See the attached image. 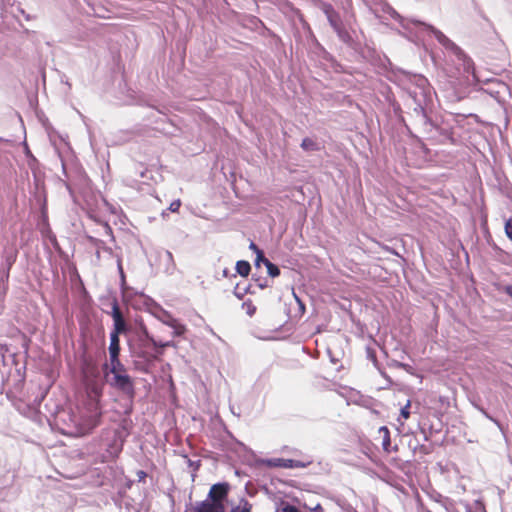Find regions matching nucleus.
<instances>
[{"mask_svg": "<svg viewBox=\"0 0 512 512\" xmlns=\"http://www.w3.org/2000/svg\"><path fill=\"white\" fill-rule=\"evenodd\" d=\"M102 395V388L97 385H91L88 397L83 405L79 408V430L81 433L86 434L91 432L96 426L100 424L102 410L100 406V397Z\"/></svg>", "mask_w": 512, "mask_h": 512, "instance_id": "obj_1", "label": "nucleus"}, {"mask_svg": "<svg viewBox=\"0 0 512 512\" xmlns=\"http://www.w3.org/2000/svg\"><path fill=\"white\" fill-rule=\"evenodd\" d=\"M438 40L446 49L451 50L452 53L456 56V58L462 62L463 69L465 72L469 73L473 71V61L464 53V51L458 45H456L453 41H451L442 33L440 37H438Z\"/></svg>", "mask_w": 512, "mask_h": 512, "instance_id": "obj_2", "label": "nucleus"}, {"mask_svg": "<svg viewBox=\"0 0 512 512\" xmlns=\"http://www.w3.org/2000/svg\"><path fill=\"white\" fill-rule=\"evenodd\" d=\"M230 485L227 482L213 484L208 493V500L212 504H216L218 508L225 512V500L228 497Z\"/></svg>", "mask_w": 512, "mask_h": 512, "instance_id": "obj_3", "label": "nucleus"}, {"mask_svg": "<svg viewBox=\"0 0 512 512\" xmlns=\"http://www.w3.org/2000/svg\"><path fill=\"white\" fill-rule=\"evenodd\" d=\"M107 381L111 387L121 391L129 398H133L135 396L134 380L129 374L112 376Z\"/></svg>", "mask_w": 512, "mask_h": 512, "instance_id": "obj_4", "label": "nucleus"}, {"mask_svg": "<svg viewBox=\"0 0 512 512\" xmlns=\"http://www.w3.org/2000/svg\"><path fill=\"white\" fill-rule=\"evenodd\" d=\"M111 316L114 322V328L111 334H116L119 336L126 331V322L116 299H114L112 302Z\"/></svg>", "mask_w": 512, "mask_h": 512, "instance_id": "obj_5", "label": "nucleus"}, {"mask_svg": "<svg viewBox=\"0 0 512 512\" xmlns=\"http://www.w3.org/2000/svg\"><path fill=\"white\" fill-rule=\"evenodd\" d=\"M266 466L270 468H303L305 464L299 460L284 459V458H271L265 461Z\"/></svg>", "mask_w": 512, "mask_h": 512, "instance_id": "obj_6", "label": "nucleus"}, {"mask_svg": "<svg viewBox=\"0 0 512 512\" xmlns=\"http://www.w3.org/2000/svg\"><path fill=\"white\" fill-rule=\"evenodd\" d=\"M82 374L86 382H90L99 377V368L92 360H85L82 365Z\"/></svg>", "mask_w": 512, "mask_h": 512, "instance_id": "obj_7", "label": "nucleus"}, {"mask_svg": "<svg viewBox=\"0 0 512 512\" xmlns=\"http://www.w3.org/2000/svg\"><path fill=\"white\" fill-rule=\"evenodd\" d=\"M432 108H434V103L431 98H424V104H419V112L422 114L425 122L433 121Z\"/></svg>", "mask_w": 512, "mask_h": 512, "instance_id": "obj_8", "label": "nucleus"}, {"mask_svg": "<svg viewBox=\"0 0 512 512\" xmlns=\"http://www.w3.org/2000/svg\"><path fill=\"white\" fill-rule=\"evenodd\" d=\"M379 434L382 435V448L384 452L391 453L392 451H397L398 447L391 446V437H390V431L386 426H382L378 430Z\"/></svg>", "mask_w": 512, "mask_h": 512, "instance_id": "obj_9", "label": "nucleus"}, {"mask_svg": "<svg viewBox=\"0 0 512 512\" xmlns=\"http://www.w3.org/2000/svg\"><path fill=\"white\" fill-rule=\"evenodd\" d=\"M120 339L116 334H110L109 356L110 359L119 358L120 355Z\"/></svg>", "mask_w": 512, "mask_h": 512, "instance_id": "obj_10", "label": "nucleus"}, {"mask_svg": "<svg viewBox=\"0 0 512 512\" xmlns=\"http://www.w3.org/2000/svg\"><path fill=\"white\" fill-rule=\"evenodd\" d=\"M192 512H224L216 504H212L208 500L201 501L193 508Z\"/></svg>", "mask_w": 512, "mask_h": 512, "instance_id": "obj_11", "label": "nucleus"}, {"mask_svg": "<svg viewBox=\"0 0 512 512\" xmlns=\"http://www.w3.org/2000/svg\"><path fill=\"white\" fill-rule=\"evenodd\" d=\"M415 83L418 87H420L422 89V91L421 92L411 91L410 94L412 96H417L418 94H422L423 96L430 95L429 84L425 77L416 76Z\"/></svg>", "mask_w": 512, "mask_h": 512, "instance_id": "obj_12", "label": "nucleus"}, {"mask_svg": "<svg viewBox=\"0 0 512 512\" xmlns=\"http://www.w3.org/2000/svg\"><path fill=\"white\" fill-rule=\"evenodd\" d=\"M110 373L112 376L128 374L126 367L119 358L110 359Z\"/></svg>", "mask_w": 512, "mask_h": 512, "instance_id": "obj_13", "label": "nucleus"}, {"mask_svg": "<svg viewBox=\"0 0 512 512\" xmlns=\"http://www.w3.org/2000/svg\"><path fill=\"white\" fill-rule=\"evenodd\" d=\"M236 271L239 275L247 277L251 271L249 262L240 260L236 263Z\"/></svg>", "mask_w": 512, "mask_h": 512, "instance_id": "obj_14", "label": "nucleus"}, {"mask_svg": "<svg viewBox=\"0 0 512 512\" xmlns=\"http://www.w3.org/2000/svg\"><path fill=\"white\" fill-rule=\"evenodd\" d=\"M301 147L305 151H317L320 149L317 142L309 137H306L302 140Z\"/></svg>", "mask_w": 512, "mask_h": 512, "instance_id": "obj_15", "label": "nucleus"}, {"mask_svg": "<svg viewBox=\"0 0 512 512\" xmlns=\"http://www.w3.org/2000/svg\"><path fill=\"white\" fill-rule=\"evenodd\" d=\"M242 309L246 312V314L252 317L256 313V306L253 304L252 300L248 299L242 303Z\"/></svg>", "mask_w": 512, "mask_h": 512, "instance_id": "obj_16", "label": "nucleus"}, {"mask_svg": "<svg viewBox=\"0 0 512 512\" xmlns=\"http://www.w3.org/2000/svg\"><path fill=\"white\" fill-rule=\"evenodd\" d=\"M410 407H411V401L407 400L406 404L401 408L400 418L398 419V421H400L402 425L404 422L401 421V418L405 421V420L409 419V417H410Z\"/></svg>", "mask_w": 512, "mask_h": 512, "instance_id": "obj_17", "label": "nucleus"}, {"mask_svg": "<svg viewBox=\"0 0 512 512\" xmlns=\"http://www.w3.org/2000/svg\"><path fill=\"white\" fill-rule=\"evenodd\" d=\"M231 512H252V505L247 501H241L238 506L233 508Z\"/></svg>", "mask_w": 512, "mask_h": 512, "instance_id": "obj_18", "label": "nucleus"}, {"mask_svg": "<svg viewBox=\"0 0 512 512\" xmlns=\"http://www.w3.org/2000/svg\"><path fill=\"white\" fill-rule=\"evenodd\" d=\"M265 266L267 268V272L271 277H277L280 274L279 268L270 262L269 260H265Z\"/></svg>", "mask_w": 512, "mask_h": 512, "instance_id": "obj_19", "label": "nucleus"}, {"mask_svg": "<svg viewBox=\"0 0 512 512\" xmlns=\"http://www.w3.org/2000/svg\"><path fill=\"white\" fill-rule=\"evenodd\" d=\"M171 326L174 328V333L177 336L183 335L186 332V330H187L185 325L180 324V323H176L175 322Z\"/></svg>", "mask_w": 512, "mask_h": 512, "instance_id": "obj_20", "label": "nucleus"}, {"mask_svg": "<svg viewBox=\"0 0 512 512\" xmlns=\"http://www.w3.org/2000/svg\"><path fill=\"white\" fill-rule=\"evenodd\" d=\"M142 330H143V334L145 335V337L152 342L153 346H155V347H167V346H169V343H157L152 337H150L146 327H143Z\"/></svg>", "mask_w": 512, "mask_h": 512, "instance_id": "obj_21", "label": "nucleus"}, {"mask_svg": "<svg viewBox=\"0 0 512 512\" xmlns=\"http://www.w3.org/2000/svg\"><path fill=\"white\" fill-rule=\"evenodd\" d=\"M265 260H268V259L265 257L263 251H259L256 254L255 265L260 266L261 263H263L265 265Z\"/></svg>", "mask_w": 512, "mask_h": 512, "instance_id": "obj_22", "label": "nucleus"}, {"mask_svg": "<svg viewBox=\"0 0 512 512\" xmlns=\"http://www.w3.org/2000/svg\"><path fill=\"white\" fill-rule=\"evenodd\" d=\"M505 232L508 238L512 241V218L505 223Z\"/></svg>", "mask_w": 512, "mask_h": 512, "instance_id": "obj_23", "label": "nucleus"}, {"mask_svg": "<svg viewBox=\"0 0 512 512\" xmlns=\"http://www.w3.org/2000/svg\"><path fill=\"white\" fill-rule=\"evenodd\" d=\"M180 205H181V203H180V201H179V200H178V201H174V202H172V203L170 204L169 209H170L172 212H176V211H178V209H179Z\"/></svg>", "mask_w": 512, "mask_h": 512, "instance_id": "obj_24", "label": "nucleus"}, {"mask_svg": "<svg viewBox=\"0 0 512 512\" xmlns=\"http://www.w3.org/2000/svg\"><path fill=\"white\" fill-rule=\"evenodd\" d=\"M282 512H299V511L295 506L286 505L285 507L282 508Z\"/></svg>", "mask_w": 512, "mask_h": 512, "instance_id": "obj_25", "label": "nucleus"}, {"mask_svg": "<svg viewBox=\"0 0 512 512\" xmlns=\"http://www.w3.org/2000/svg\"><path fill=\"white\" fill-rule=\"evenodd\" d=\"M249 248L255 252V254H257L259 251H262L261 249L258 248V246L254 243V242H251L250 245H249Z\"/></svg>", "mask_w": 512, "mask_h": 512, "instance_id": "obj_26", "label": "nucleus"}, {"mask_svg": "<svg viewBox=\"0 0 512 512\" xmlns=\"http://www.w3.org/2000/svg\"><path fill=\"white\" fill-rule=\"evenodd\" d=\"M503 291L512 298V285L505 286Z\"/></svg>", "mask_w": 512, "mask_h": 512, "instance_id": "obj_27", "label": "nucleus"}, {"mask_svg": "<svg viewBox=\"0 0 512 512\" xmlns=\"http://www.w3.org/2000/svg\"><path fill=\"white\" fill-rule=\"evenodd\" d=\"M118 268H119V271H120V275H121L122 281L125 282V274H124V271H123V267H122L121 261H119V263H118Z\"/></svg>", "mask_w": 512, "mask_h": 512, "instance_id": "obj_28", "label": "nucleus"}, {"mask_svg": "<svg viewBox=\"0 0 512 512\" xmlns=\"http://www.w3.org/2000/svg\"><path fill=\"white\" fill-rule=\"evenodd\" d=\"M104 229H105V231H106V233H107L108 235H111V234H112V229H111V227L109 226V224L105 223V224H104Z\"/></svg>", "mask_w": 512, "mask_h": 512, "instance_id": "obj_29", "label": "nucleus"}, {"mask_svg": "<svg viewBox=\"0 0 512 512\" xmlns=\"http://www.w3.org/2000/svg\"><path fill=\"white\" fill-rule=\"evenodd\" d=\"M314 512H323V509H322V507L318 504V505L314 508Z\"/></svg>", "mask_w": 512, "mask_h": 512, "instance_id": "obj_30", "label": "nucleus"}, {"mask_svg": "<svg viewBox=\"0 0 512 512\" xmlns=\"http://www.w3.org/2000/svg\"><path fill=\"white\" fill-rule=\"evenodd\" d=\"M330 23L335 26V20H333V17L331 15L328 16Z\"/></svg>", "mask_w": 512, "mask_h": 512, "instance_id": "obj_31", "label": "nucleus"}, {"mask_svg": "<svg viewBox=\"0 0 512 512\" xmlns=\"http://www.w3.org/2000/svg\"><path fill=\"white\" fill-rule=\"evenodd\" d=\"M9 267L12 266V261H8Z\"/></svg>", "mask_w": 512, "mask_h": 512, "instance_id": "obj_32", "label": "nucleus"}]
</instances>
